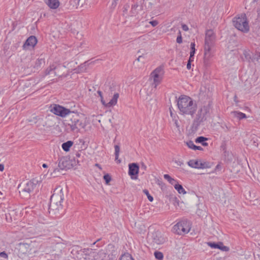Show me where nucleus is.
I'll return each instance as SVG.
<instances>
[{
	"mask_svg": "<svg viewBox=\"0 0 260 260\" xmlns=\"http://www.w3.org/2000/svg\"><path fill=\"white\" fill-rule=\"evenodd\" d=\"M81 156V154L79 152H77L76 153V156L77 157H80Z\"/></svg>",
	"mask_w": 260,
	"mask_h": 260,
	"instance_id": "nucleus-60",
	"label": "nucleus"
},
{
	"mask_svg": "<svg viewBox=\"0 0 260 260\" xmlns=\"http://www.w3.org/2000/svg\"><path fill=\"white\" fill-rule=\"evenodd\" d=\"M79 142H80V143H82V145H83L81 147V149L83 150V149H85L87 146L84 144V141H83V140H79Z\"/></svg>",
	"mask_w": 260,
	"mask_h": 260,
	"instance_id": "nucleus-53",
	"label": "nucleus"
},
{
	"mask_svg": "<svg viewBox=\"0 0 260 260\" xmlns=\"http://www.w3.org/2000/svg\"><path fill=\"white\" fill-rule=\"evenodd\" d=\"M234 116L239 120H241L247 117L246 115L239 111H234L232 112Z\"/></svg>",
	"mask_w": 260,
	"mask_h": 260,
	"instance_id": "nucleus-23",
	"label": "nucleus"
},
{
	"mask_svg": "<svg viewBox=\"0 0 260 260\" xmlns=\"http://www.w3.org/2000/svg\"><path fill=\"white\" fill-rule=\"evenodd\" d=\"M74 122L75 123L76 126L78 128V130H79L80 128H83L85 127V124L81 121H80L77 117H73V118Z\"/></svg>",
	"mask_w": 260,
	"mask_h": 260,
	"instance_id": "nucleus-24",
	"label": "nucleus"
},
{
	"mask_svg": "<svg viewBox=\"0 0 260 260\" xmlns=\"http://www.w3.org/2000/svg\"><path fill=\"white\" fill-rule=\"evenodd\" d=\"M191 229V223L187 219L179 221L173 228V232L179 235H184L189 233Z\"/></svg>",
	"mask_w": 260,
	"mask_h": 260,
	"instance_id": "nucleus-4",
	"label": "nucleus"
},
{
	"mask_svg": "<svg viewBox=\"0 0 260 260\" xmlns=\"http://www.w3.org/2000/svg\"><path fill=\"white\" fill-rule=\"evenodd\" d=\"M139 171V166L137 163H131L128 165V174L132 179H137Z\"/></svg>",
	"mask_w": 260,
	"mask_h": 260,
	"instance_id": "nucleus-13",
	"label": "nucleus"
},
{
	"mask_svg": "<svg viewBox=\"0 0 260 260\" xmlns=\"http://www.w3.org/2000/svg\"><path fill=\"white\" fill-rule=\"evenodd\" d=\"M195 46H196V44L194 42L191 43V44H190L191 51H193V53H194L196 52Z\"/></svg>",
	"mask_w": 260,
	"mask_h": 260,
	"instance_id": "nucleus-44",
	"label": "nucleus"
},
{
	"mask_svg": "<svg viewBox=\"0 0 260 260\" xmlns=\"http://www.w3.org/2000/svg\"><path fill=\"white\" fill-rule=\"evenodd\" d=\"M141 169L142 170H144V171H146V169H147V166H146V165H145L144 162H142L141 163Z\"/></svg>",
	"mask_w": 260,
	"mask_h": 260,
	"instance_id": "nucleus-50",
	"label": "nucleus"
},
{
	"mask_svg": "<svg viewBox=\"0 0 260 260\" xmlns=\"http://www.w3.org/2000/svg\"><path fill=\"white\" fill-rule=\"evenodd\" d=\"M107 87H108V89L107 88L105 89L106 91L107 90H108L111 91V92L113 91L114 87H112L111 85H110V86H108Z\"/></svg>",
	"mask_w": 260,
	"mask_h": 260,
	"instance_id": "nucleus-56",
	"label": "nucleus"
},
{
	"mask_svg": "<svg viewBox=\"0 0 260 260\" xmlns=\"http://www.w3.org/2000/svg\"><path fill=\"white\" fill-rule=\"evenodd\" d=\"M193 61V60L188 59L186 66V68L188 70H190L191 69V62Z\"/></svg>",
	"mask_w": 260,
	"mask_h": 260,
	"instance_id": "nucleus-48",
	"label": "nucleus"
},
{
	"mask_svg": "<svg viewBox=\"0 0 260 260\" xmlns=\"http://www.w3.org/2000/svg\"><path fill=\"white\" fill-rule=\"evenodd\" d=\"M220 168H221V166L219 164H218L216 166V170L219 169H220Z\"/></svg>",
	"mask_w": 260,
	"mask_h": 260,
	"instance_id": "nucleus-61",
	"label": "nucleus"
},
{
	"mask_svg": "<svg viewBox=\"0 0 260 260\" xmlns=\"http://www.w3.org/2000/svg\"><path fill=\"white\" fill-rule=\"evenodd\" d=\"M80 1V0H74V1H70V3H71V4H72V2H74V3H75L76 6H79V5Z\"/></svg>",
	"mask_w": 260,
	"mask_h": 260,
	"instance_id": "nucleus-55",
	"label": "nucleus"
},
{
	"mask_svg": "<svg viewBox=\"0 0 260 260\" xmlns=\"http://www.w3.org/2000/svg\"><path fill=\"white\" fill-rule=\"evenodd\" d=\"M103 178L106 184H109L111 180V177L109 174H105L103 176Z\"/></svg>",
	"mask_w": 260,
	"mask_h": 260,
	"instance_id": "nucleus-34",
	"label": "nucleus"
},
{
	"mask_svg": "<svg viewBox=\"0 0 260 260\" xmlns=\"http://www.w3.org/2000/svg\"><path fill=\"white\" fill-rule=\"evenodd\" d=\"M54 205H55L54 207L52 206V202L50 201L48 207L49 212L51 213L52 212L54 214H59V211L62 210L63 209V205L62 204V202L57 203Z\"/></svg>",
	"mask_w": 260,
	"mask_h": 260,
	"instance_id": "nucleus-18",
	"label": "nucleus"
},
{
	"mask_svg": "<svg viewBox=\"0 0 260 260\" xmlns=\"http://www.w3.org/2000/svg\"><path fill=\"white\" fill-rule=\"evenodd\" d=\"M55 69V68L53 66H50L49 68H47L45 71V75H48L51 73V72Z\"/></svg>",
	"mask_w": 260,
	"mask_h": 260,
	"instance_id": "nucleus-40",
	"label": "nucleus"
},
{
	"mask_svg": "<svg viewBox=\"0 0 260 260\" xmlns=\"http://www.w3.org/2000/svg\"><path fill=\"white\" fill-rule=\"evenodd\" d=\"M95 166L98 167L100 170H102V168H101L100 165H99V164H96Z\"/></svg>",
	"mask_w": 260,
	"mask_h": 260,
	"instance_id": "nucleus-62",
	"label": "nucleus"
},
{
	"mask_svg": "<svg viewBox=\"0 0 260 260\" xmlns=\"http://www.w3.org/2000/svg\"><path fill=\"white\" fill-rule=\"evenodd\" d=\"M207 244L211 248L219 249L222 251L226 252L230 250V248L228 246H224L223 243L221 242H208L207 243Z\"/></svg>",
	"mask_w": 260,
	"mask_h": 260,
	"instance_id": "nucleus-16",
	"label": "nucleus"
},
{
	"mask_svg": "<svg viewBox=\"0 0 260 260\" xmlns=\"http://www.w3.org/2000/svg\"><path fill=\"white\" fill-rule=\"evenodd\" d=\"M233 25L239 30L244 33L249 31L248 21L245 13H242L233 19Z\"/></svg>",
	"mask_w": 260,
	"mask_h": 260,
	"instance_id": "nucleus-3",
	"label": "nucleus"
},
{
	"mask_svg": "<svg viewBox=\"0 0 260 260\" xmlns=\"http://www.w3.org/2000/svg\"><path fill=\"white\" fill-rule=\"evenodd\" d=\"M143 192L147 196V198L150 202H152L153 201V197L150 194L149 191L147 189H144Z\"/></svg>",
	"mask_w": 260,
	"mask_h": 260,
	"instance_id": "nucleus-36",
	"label": "nucleus"
},
{
	"mask_svg": "<svg viewBox=\"0 0 260 260\" xmlns=\"http://www.w3.org/2000/svg\"><path fill=\"white\" fill-rule=\"evenodd\" d=\"M174 188L177 190L179 193H182L183 194L186 193V191L181 184L178 183L174 184Z\"/></svg>",
	"mask_w": 260,
	"mask_h": 260,
	"instance_id": "nucleus-25",
	"label": "nucleus"
},
{
	"mask_svg": "<svg viewBox=\"0 0 260 260\" xmlns=\"http://www.w3.org/2000/svg\"><path fill=\"white\" fill-rule=\"evenodd\" d=\"M203 150V149L202 147H201V146H196V149H194V150Z\"/></svg>",
	"mask_w": 260,
	"mask_h": 260,
	"instance_id": "nucleus-57",
	"label": "nucleus"
},
{
	"mask_svg": "<svg viewBox=\"0 0 260 260\" xmlns=\"http://www.w3.org/2000/svg\"><path fill=\"white\" fill-rule=\"evenodd\" d=\"M33 246L31 243H20L19 245V250L20 251L25 254L32 255L36 253V250L32 248Z\"/></svg>",
	"mask_w": 260,
	"mask_h": 260,
	"instance_id": "nucleus-12",
	"label": "nucleus"
},
{
	"mask_svg": "<svg viewBox=\"0 0 260 260\" xmlns=\"http://www.w3.org/2000/svg\"><path fill=\"white\" fill-rule=\"evenodd\" d=\"M38 42V40L35 36L29 37L24 43L22 48L24 50L29 49L30 48H34Z\"/></svg>",
	"mask_w": 260,
	"mask_h": 260,
	"instance_id": "nucleus-15",
	"label": "nucleus"
},
{
	"mask_svg": "<svg viewBox=\"0 0 260 260\" xmlns=\"http://www.w3.org/2000/svg\"><path fill=\"white\" fill-rule=\"evenodd\" d=\"M188 165L193 168L205 169L209 167V164L200 160L191 159L187 162Z\"/></svg>",
	"mask_w": 260,
	"mask_h": 260,
	"instance_id": "nucleus-14",
	"label": "nucleus"
},
{
	"mask_svg": "<svg viewBox=\"0 0 260 260\" xmlns=\"http://www.w3.org/2000/svg\"><path fill=\"white\" fill-rule=\"evenodd\" d=\"M4 170V165L3 164H0V171L2 172Z\"/></svg>",
	"mask_w": 260,
	"mask_h": 260,
	"instance_id": "nucleus-58",
	"label": "nucleus"
},
{
	"mask_svg": "<svg viewBox=\"0 0 260 260\" xmlns=\"http://www.w3.org/2000/svg\"><path fill=\"white\" fill-rule=\"evenodd\" d=\"M39 119L40 118L39 116H35L29 118L28 119H27V121L28 122H30L31 124H34L37 123Z\"/></svg>",
	"mask_w": 260,
	"mask_h": 260,
	"instance_id": "nucleus-29",
	"label": "nucleus"
},
{
	"mask_svg": "<svg viewBox=\"0 0 260 260\" xmlns=\"http://www.w3.org/2000/svg\"><path fill=\"white\" fill-rule=\"evenodd\" d=\"M38 183V180L36 179H32L29 180L24 185L23 188L21 189V191L22 192L27 193L29 196L30 194L32 193L36 188Z\"/></svg>",
	"mask_w": 260,
	"mask_h": 260,
	"instance_id": "nucleus-11",
	"label": "nucleus"
},
{
	"mask_svg": "<svg viewBox=\"0 0 260 260\" xmlns=\"http://www.w3.org/2000/svg\"><path fill=\"white\" fill-rule=\"evenodd\" d=\"M86 62H85L84 63L81 64L78 69V72H84L86 70Z\"/></svg>",
	"mask_w": 260,
	"mask_h": 260,
	"instance_id": "nucleus-35",
	"label": "nucleus"
},
{
	"mask_svg": "<svg viewBox=\"0 0 260 260\" xmlns=\"http://www.w3.org/2000/svg\"><path fill=\"white\" fill-rule=\"evenodd\" d=\"M58 166L61 170H67L71 169L74 165H76V160L73 159L74 164L72 163L73 160H70L66 157H62L58 159Z\"/></svg>",
	"mask_w": 260,
	"mask_h": 260,
	"instance_id": "nucleus-10",
	"label": "nucleus"
},
{
	"mask_svg": "<svg viewBox=\"0 0 260 260\" xmlns=\"http://www.w3.org/2000/svg\"><path fill=\"white\" fill-rule=\"evenodd\" d=\"M212 103L211 101L208 102L207 105H204L199 110H201V112L206 117H208L210 115V110L212 107Z\"/></svg>",
	"mask_w": 260,
	"mask_h": 260,
	"instance_id": "nucleus-19",
	"label": "nucleus"
},
{
	"mask_svg": "<svg viewBox=\"0 0 260 260\" xmlns=\"http://www.w3.org/2000/svg\"><path fill=\"white\" fill-rule=\"evenodd\" d=\"M149 23L151 24V25L152 26L154 27V26H156L158 24V22L156 20H152V21H150L149 22Z\"/></svg>",
	"mask_w": 260,
	"mask_h": 260,
	"instance_id": "nucleus-46",
	"label": "nucleus"
},
{
	"mask_svg": "<svg viewBox=\"0 0 260 260\" xmlns=\"http://www.w3.org/2000/svg\"><path fill=\"white\" fill-rule=\"evenodd\" d=\"M237 95H235V96H234V101H235L236 103H237V102H238V101H237Z\"/></svg>",
	"mask_w": 260,
	"mask_h": 260,
	"instance_id": "nucleus-64",
	"label": "nucleus"
},
{
	"mask_svg": "<svg viewBox=\"0 0 260 260\" xmlns=\"http://www.w3.org/2000/svg\"><path fill=\"white\" fill-rule=\"evenodd\" d=\"M153 242L157 244H162L167 240L165 238L159 231H156L153 234Z\"/></svg>",
	"mask_w": 260,
	"mask_h": 260,
	"instance_id": "nucleus-17",
	"label": "nucleus"
},
{
	"mask_svg": "<svg viewBox=\"0 0 260 260\" xmlns=\"http://www.w3.org/2000/svg\"><path fill=\"white\" fill-rule=\"evenodd\" d=\"M71 123H69V125L70 126L72 131H78V128L75 122H74L73 118L71 119Z\"/></svg>",
	"mask_w": 260,
	"mask_h": 260,
	"instance_id": "nucleus-32",
	"label": "nucleus"
},
{
	"mask_svg": "<svg viewBox=\"0 0 260 260\" xmlns=\"http://www.w3.org/2000/svg\"><path fill=\"white\" fill-rule=\"evenodd\" d=\"M98 93L99 94V96L101 98V102H102V104L106 106V105L107 103L104 100V98H103V95H102V92L100 91V90H98Z\"/></svg>",
	"mask_w": 260,
	"mask_h": 260,
	"instance_id": "nucleus-41",
	"label": "nucleus"
},
{
	"mask_svg": "<svg viewBox=\"0 0 260 260\" xmlns=\"http://www.w3.org/2000/svg\"><path fill=\"white\" fill-rule=\"evenodd\" d=\"M252 53L249 50H244L243 51V55L245 59L249 62H251V59L252 57Z\"/></svg>",
	"mask_w": 260,
	"mask_h": 260,
	"instance_id": "nucleus-26",
	"label": "nucleus"
},
{
	"mask_svg": "<svg viewBox=\"0 0 260 260\" xmlns=\"http://www.w3.org/2000/svg\"><path fill=\"white\" fill-rule=\"evenodd\" d=\"M186 144L189 148L192 149L193 150H194L196 149V145H194L193 141H189L186 143Z\"/></svg>",
	"mask_w": 260,
	"mask_h": 260,
	"instance_id": "nucleus-38",
	"label": "nucleus"
},
{
	"mask_svg": "<svg viewBox=\"0 0 260 260\" xmlns=\"http://www.w3.org/2000/svg\"><path fill=\"white\" fill-rule=\"evenodd\" d=\"M50 112L61 117H65L69 114L73 113L70 109L58 104H54L50 109Z\"/></svg>",
	"mask_w": 260,
	"mask_h": 260,
	"instance_id": "nucleus-7",
	"label": "nucleus"
},
{
	"mask_svg": "<svg viewBox=\"0 0 260 260\" xmlns=\"http://www.w3.org/2000/svg\"><path fill=\"white\" fill-rule=\"evenodd\" d=\"M174 162L178 166H181L183 164V162L179 160H175Z\"/></svg>",
	"mask_w": 260,
	"mask_h": 260,
	"instance_id": "nucleus-49",
	"label": "nucleus"
},
{
	"mask_svg": "<svg viewBox=\"0 0 260 260\" xmlns=\"http://www.w3.org/2000/svg\"><path fill=\"white\" fill-rule=\"evenodd\" d=\"M115 148V160L117 161L118 163H120L121 160L118 159L119 153L120 151V147L118 145H116L114 146Z\"/></svg>",
	"mask_w": 260,
	"mask_h": 260,
	"instance_id": "nucleus-27",
	"label": "nucleus"
},
{
	"mask_svg": "<svg viewBox=\"0 0 260 260\" xmlns=\"http://www.w3.org/2000/svg\"><path fill=\"white\" fill-rule=\"evenodd\" d=\"M0 256L3 258H7L8 256L5 251L0 252Z\"/></svg>",
	"mask_w": 260,
	"mask_h": 260,
	"instance_id": "nucleus-45",
	"label": "nucleus"
},
{
	"mask_svg": "<svg viewBox=\"0 0 260 260\" xmlns=\"http://www.w3.org/2000/svg\"><path fill=\"white\" fill-rule=\"evenodd\" d=\"M182 28L183 30L186 31H188V27L187 25L185 24H182Z\"/></svg>",
	"mask_w": 260,
	"mask_h": 260,
	"instance_id": "nucleus-51",
	"label": "nucleus"
},
{
	"mask_svg": "<svg viewBox=\"0 0 260 260\" xmlns=\"http://www.w3.org/2000/svg\"><path fill=\"white\" fill-rule=\"evenodd\" d=\"M154 255L155 258L157 260H164V254L163 253L159 251H155L154 252Z\"/></svg>",
	"mask_w": 260,
	"mask_h": 260,
	"instance_id": "nucleus-28",
	"label": "nucleus"
},
{
	"mask_svg": "<svg viewBox=\"0 0 260 260\" xmlns=\"http://www.w3.org/2000/svg\"><path fill=\"white\" fill-rule=\"evenodd\" d=\"M202 145L203 146H207L208 145V143L206 142V141H204V142H203L202 143Z\"/></svg>",
	"mask_w": 260,
	"mask_h": 260,
	"instance_id": "nucleus-59",
	"label": "nucleus"
},
{
	"mask_svg": "<svg viewBox=\"0 0 260 260\" xmlns=\"http://www.w3.org/2000/svg\"><path fill=\"white\" fill-rule=\"evenodd\" d=\"M74 143L72 141H68L64 142L61 145L62 149L65 152H68L70 151V148L73 146Z\"/></svg>",
	"mask_w": 260,
	"mask_h": 260,
	"instance_id": "nucleus-22",
	"label": "nucleus"
},
{
	"mask_svg": "<svg viewBox=\"0 0 260 260\" xmlns=\"http://www.w3.org/2000/svg\"><path fill=\"white\" fill-rule=\"evenodd\" d=\"M177 106L182 115L193 117L197 110V105L188 96L182 95L177 100Z\"/></svg>",
	"mask_w": 260,
	"mask_h": 260,
	"instance_id": "nucleus-1",
	"label": "nucleus"
},
{
	"mask_svg": "<svg viewBox=\"0 0 260 260\" xmlns=\"http://www.w3.org/2000/svg\"><path fill=\"white\" fill-rule=\"evenodd\" d=\"M164 73L162 66L158 67L151 73V76L153 78V84L155 88L160 83Z\"/></svg>",
	"mask_w": 260,
	"mask_h": 260,
	"instance_id": "nucleus-8",
	"label": "nucleus"
},
{
	"mask_svg": "<svg viewBox=\"0 0 260 260\" xmlns=\"http://www.w3.org/2000/svg\"><path fill=\"white\" fill-rule=\"evenodd\" d=\"M164 177L165 179L167 180L169 182V180H170L172 179V177L168 174H165L164 175Z\"/></svg>",
	"mask_w": 260,
	"mask_h": 260,
	"instance_id": "nucleus-52",
	"label": "nucleus"
},
{
	"mask_svg": "<svg viewBox=\"0 0 260 260\" xmlns=\"http://www.w3.org/2000/svg\"><path fill=\"white\" fill-rule=\"evenodd\" d=\"M206 117L203 113L201 112V110H198V112L193 120L191 128L193 131H197L202 122L207 120Z\"/></svg>",
	"mask_w": 260,
	"mask_h": 260,
	"instance_id": "nucleus-9",
	"label": "nucleus"
},
{
	"mask_svg": "<svg viewBox=\"0 0 260 260\" xmlns=\"http://www.w3.org/2000/svg\"><path fill=\"white\" fill-rule=\"evenodd\" d=\"M194 54H195L194 53H193V51H190L189 59L193 60V57H194Z\"/></svg>",
	"mask_w": 260,
	"mask_h": 260,
	"instance_id": "nucleus-54",
	"label": "nucleus"
},
{
	"mask_svg": "<svg viewBox=\"0 0 260 260\" xmlns=\"http://www.w3.org/2000/svg\"><path fill=\"white\" fill-rule=\"evenodd\" d=\"M178 36L177 37L176 42L177 43L181 44L182 43V37L181 36V31L179 30Z\"/></svg>",
	"mask_w": 260,
	"mask_h": 260,
	"instance_id": "nucleus-39",
	"label": "nucleus"
},
{
	"mask_svg": "<svg viewBox=\"0 0 260 260\" xmlns=\"http://www.w3.org/2000/svg\"><path fill=\"white\" fill-rule=\"evenodd\" d=\"M45 63L44 59L41 58L38 59L36 61L35 67L39 68L40 67L42 63Z\"/></svg>",
	"mask_w": 260,
	"mask_h": 260,
	"instance_id": "nucleus-37",
	"label": "nucleus"
},
{
	"mask_svg": "<svg viewBox=\"0 0 260 260\" xmlns=\"http://www.w3.org/2000/svg\"><path fill=\"white\" fill-rule=\"evenodd\" d=\"M145 56L144 55H139L137 58V60L138 61L142 62V63H144L145 61Z\"/></svg>",
	"mask_w": 260,
	"mask_h": 260,
	"instance_id": "nucleus-42",
	"label": "nucleus"
},
{
	"mask_svg": "<svg viewBox=\"0 0 260 260\" xmlns=\"http://www.w3.org/2000/svg\"><path fill=\"white\" fill-rule=\"evenodd\" d=\"M169 183L174 186V184H178L177 180L172 178L170 180H169Z\"/></svg>",
	"mask_w": 260,
	"mask_h": 260,
	"instance_id": "nucleus-47",
	"label": "nucleus"
},
{
	"mask_svg": "<svg viewBox=\"0 0 260 260\" xmlns=\"http://www.w3.org/2000/svg\"><path fill=\"white\" fill-rule=\"evenodd\" d=\"M215 35L213 30L208 29L206 32L204 46V62L207 63L212 56L211 48L214 46Z\"/></svg>",
	"mask_w": 260,
	"mask_h": 260,
	"instance_id": "nucleus-2",
	"label": "nucleus"
},
{
	"mask_svg": "<svg viewBox=\"0 0 260 260\" xmlns=\"http://www.w3.org/2000/svg\"><path fill=\"white\" fill-rule=\"evenodd\" d=\"M42 167L44 168H47L48 167V166L46 164H43L42 165Z\"/></svg>",
	"mask_w": 260,
	"mask_h": 260,
	"instance_id": "nucleus-63",
	"label": "nucleus"
},
{
	"mask_svg": "<svg viewBox=\"0 0 260 260\" xmlns=\"http://www.w3.org/2000/svg\"><path fill=\"white\" fill-rule=\"evenodd\" d=\"M119 98V93H115L112 98V99L106 104V107H111L115 106L117 103V100Z\"/></svg>",
	"mask_w": 260,
	"mask_h": 260,
	"instance_id": "nucleus-21",
	"label": "nucleus"
},
{
	"mask_svg": "<svg viewBox=\"0 0 260 260\" xmlns=\"http://www.w3.org/2000/svg\"><path fill=\"white\" fill-rule=\"evenodd\" d=\"M120 260H134L131 255L128 253L124 254L122 255Z\"/></svg>",
	"mask_w": 260,
	"mask_h": 260,
	"instance_id": "nucleus-31",
	"label": "nucleus"
},
{
	"mask_svg": "<svg viewBox=\"0 0 260 260\" xmlns=\"http://www.w3.org/2000/svg\"><path fill=\"white\" fill-rule=\"evenodd\" d=\"M208 140L207 138L204 137L203 136H200L197 137L196 140L195 142L197 143H201L202 144L204 141H206Z\"/></svg>",
	"mask_w": 260,
	"mask_h": 260,
	"instance_id": "nucleus-33",
	"label": "nucleus"
},
{
	"mask_svg": "<svg viewBox=\"0 0 260 260\" xmlns=\"http://www.w3.org/2000/svg\"><path fill=\"white\" fill-rule=\"evenodd\" d=\"M46 4L51 9H56L60 5L58 0H44Z\"/></svg>",
	"mask_w": 260,
	"mask_h": 260,
	"instance_id": "nucleus-20",
	"label": "nucleus"
},
{
	"mask_svg": "<svg viewBox=\"0 0 260 260\" xmlns=\"http://www.w3.org/2000/svg\"><path fill=\"white\" fill-rule=\"evenodd\" d=\"M221 128L224 130V132H227L230 131V127L228 126L225 123L222 124L221 126Z\"/></svg>",
	"mask_w": 260,
	"mask_h": 260,
	"instance_id": "nucleus-43",
	"label": "nucleus"
},
{
	"mask_svg": "<svg viewBox=\"0 0 260 260\" xmlns=\"http://www.w3.org/2000/svg\"><path fill=\"white\" fill-rule=\"evenodd\" d=\"M65 196L66 194L64 193L63 188L61 186L56 187L50 198V201L52 202V206L54 207L55 205L54 204L57 203H62Z\"/></svg>",
	"mask_w": 260,
	"mask_h": 260,
	"instance_id": "nucleus-6",
	"label": "nucleus"
},
{
	"mask_svg": "<svg viewBox=\"0 0 260 260\" xmlns=\"http://www.w3.org/2000/svg\"><path fill=\"white\" fill-rule=\"evenodd\" d=\"M85 260H109L106 254L102 250L98 252L92 249H84Z\"/></svg>",
	"mask_w": 260,
	"mask_h": 260,
	"instance_id": "nucleus-5",
	"label": "nucleus"
},
{
	"mask_svg": "<svg viewBox=\"0 0 260 260\" xmlns=\"http://www.w3.org/2000/svg\"><path fill=\"white\" fill-rule=\"evenodd\" d=\"M260 57V53L259 52H255V53L252 54V57L251 59V62H255L258 61L259 58Z\"/></svg>",
	"mask_w": 260,
	"mask_h": 260,
	"instance_id": "nucleus-30",
	"label": "nucleus"
}]
</instances>
